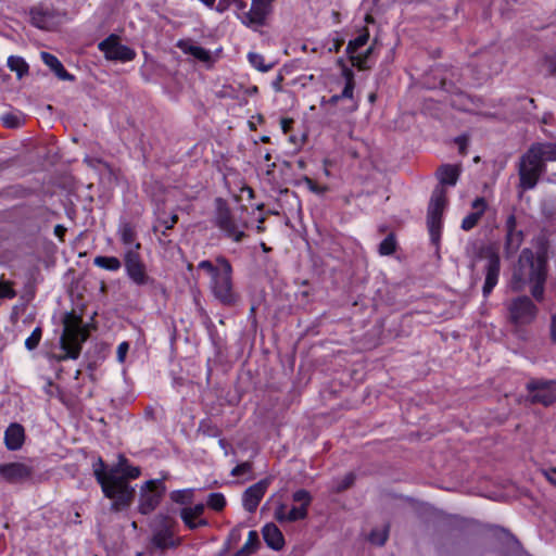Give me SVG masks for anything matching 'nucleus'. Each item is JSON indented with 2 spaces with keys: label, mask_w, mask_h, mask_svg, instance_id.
Here are the masks:
<instances>
[{
  "label": "nucleus",
  "mask_w": 556,
  "mask_h": 556,
  "mask_svg": "<svg viewBox=\"0 0 556 556\" xmlns=\"http://www.w3.org/2000/svg\"><path fill=\"white\" fill-rule=\"evenodd\" d=\"M92 469L104 496L112 501L110 509L115 513L127 509L135 497V489L129 485L128 479L138 478L141 473L140 468L130 465L128 459L121 455L118 463L111 468L98 457L92 464Z\"/></svg>",
  "instance_id": "1"
},
{
  "label": "nucleus",
  "mask_w": 556,
  "mask_h": 556,
  "mask_svg": "<svg viewBox=\"0 0 556 556\" xmlns=\"http://www.w3.org/2000/svg\"><path fill=\"white\" fill-rule=\"evenodd\" d=\"M547 162H556V142L538 141L531 143L520 156L517 165L518 188L522 191L534 189L540 177L546 172Z\"/></svg>",
  "instance_id": "2"
},
{
  "label": "nucleus",
  "mask_w": 556,
  "mask_h": 556,
  "mask_svg": "<svg viewBox=\"0 0 556 556\" xmlns=\"http://www.w3.org/2000/svg\"><path fill=\"white\" fill-rule=\"evenodd\" d=\"M545 280V257L535 255L530 249H523L513 274L511 289L516 292H520L523 291L527 286H531L532 296L536 301H542Z\"/></svg>",
  "instance_id": "3"
},
{
  "label": "nucleus",
  "mask_w": 556,
  "mask_h": 556,
  "mask_svg": "<svg viewBox=\"0 0 556 556\" xmlns=\"http://www.w3.org/2000/svg\"><path fill=\"white\" fill-rule=\"evenodd\" d=\"M88 336V330L83 326V319L74 313H67L64 317V329L60 339L64 353L55 356L56 361L77 359Z\"/></svg>",
  "instance_id": "4"
},
{
  "label": "nucleus",
  "mask_w": 556,
  "mask_h": 556,
  "mask_svg": "<svg viewBox=\"0 0 556 556\" xmlns=\"http://www.w3.org/2000/svg\"><path fill=\"white\" fill-rule=\"evenodd\" d=\"M214 225L233 242L239 243L247 237L248 223L232 213L220 199L217 200Z\"/></svg>",
  "instance_id": "5"
},
{
  "label": "nucleus",
  "mask_w": 556,
  "mask_h": 556,
  "mask_svg": "<svg viewBox=\"0 0 556 556\" xmlns=\"http://www.w3.org/2000/svg\"><path fill=\"white\" fill-rule=\"evenodd\" d=\"M216 263L222 266V270L211 278V291L216 300L224 305H232L237 301V294L232 287V267L230 262L218 256Z\"/></svg>",
  "instance_id": "6"
},
{
  "label": "nucleus",
  "mask_w": 556,
  "mask_h": 556,
  "mask_svg": "<svg viewBox=\"0 0 556 556\" xmlns=\"http://www.w3.org/2000/svg\"><path fill=\"white\" fill-rule=\"evenodd\" d=\"M140 248L141 244L136 243L135 249H126L124 253L126 275L138 287L151 286L154 279L147 271V266L139 253Z\"/></svg>",
  "instance_id": "7"
},
{
  "label": "nucleus",
  "mask_w": 556,
  "mask_h": 556,
  "mask_svg": "<svg viewBox=\"0 0 556 556\" xmlns=\"http://www.w3.org/2000/svg\"><path fill=\"white\" fill-rule=\"evenodd\" d=\"M174 525L175 521L163 514L156 515L151 521V544L157 549H166L176 546L174 539Z\"/></svg>",
  "instance_id": "8"
},
{
  "label": "nucleus",
  "mask_w": 556,
  "mask_h": 556,
  "mask_svg": "<svg viewBox=\"0 0 556 556\" xmlns=\"http://www.w3.org/2000/svg\"><path fill=\"white\" fill-rule=\"evenodd\" d=\"M165 493L162 480H149L140 488L138 509L142 515L152 513L161 503Z\"/></svg>",
  "instance_id": "9"
},
{
  "label": "nucleus",
  "mask_w": 556,
  "mask_h": 556,
  "mask_svg": "<svg viewBox=\"0 0 556 556\" xmlns=\"http://www.w3.org/2000/svg\"><path fill=\"white\" fill-rule=\"evenodd\" d=\"M342 75L345 79V85L339 94H333L328 100L323 98L321 105L328 106L330 111L331 106H336L340 101H348L349 104L342 109L343 112H354L357 109V102L354 100L353 93L355 88L354 73L352 70L344 67Z\"/></svg>",
  "instance_id": "10"
},
{
  "label": "nucleus",
  "mask_w": 556,
  "mask_h": 556,
  "mask_svg": "<svg viewBox=\"0 0 556 556\" xmlns=\"http://www.w3.org/2000/svg\"><path fill=\"white\" fill-rule=\"evenodd\" d=\"M368 39L369 33L365 28L364 31L359 34L355 39L351 40L346 47V53L349 54L353 66H356L361 71H365L371 67L369 56L372 53L374 48L368 47L364 52L359 51V49L368 42Z\"/></svg>",
  "instance_id": "11"
},
{
  "label": "nucleus",
  "mask_w": 556,
  "mask_h": 556,
  "mask_svg": "<svg viewBox=\"0 0 556 556\" xmlns=\"http://www.w3.org/2000/svg\"><path fill=\"white\" fill-rule=\"evenodd\" d=\"M507 308L510 320L516 325H528L535 319L538 314L536 306L526 295L514 299Z\"/></svg>",
  "instance_id": "12"
},
{
  "label": "nucleus",
  "mask_w": 556,
  "mask_h": 556,
  "mask_svg": "<svg viewBox=\"0 0 556 556\" xmlns=\"http://www.w3.org/2000/svg\"><path fill=\"white\" fill-rule=\"evenodd\" d=\"M98 48L104 56L111 61L128 62L135 59L136 52L129 47L122 45L115 35L102 40Z\"/></svg>",
  "instance_id": "13"
},
{
  "label": "nucleus",
  "mask_w": 556,
  "mask_h": 556,
  "mask_svg": "<svg viewBox=\"0 0 556 556\" xmlns=\"http://www.w3.org/2000/svg\"><path fill=\"white\" fill-rule=\"evenodd\" d=\"M482 255L486 260L484 267L485 280L482 288L483 295L486 298L498 282L501 260L498 254L492 248L483 249Z\"/></svg>",
  "instance_id": "14"
},
{
  "label": "nucleus",
  "mask_w": 556,
  "mask_h": 556,
  "mask_svg": "<svg viewBox=\"0 0 556 556\" xmlns=\"http://www.w3.org/2000/svg\"><path fill=\"white\" fill-rule=\"evenodd\" d=\"M527 388L533 403L548 406L556 400V380H532Z\"/></svg>",
  "instance_id": "15"
},
{
  "label": "nucleus",
  "mask_w": 556,
  "mask_h": 556,
  "mask_svg": "<svg viewBox=\"0 0 556 556\" xmlns=\"http://www.w3.org/2000/svg\"><path fill=\"white\" fill-rule=\"evenodd\" d=\"M33 473L34 468L25 463L0 464V478L11 484L23 483L30 479Z\"/></svg>",
  "instance_id": "16"
},
{
  "label": "nucleus",
  "mask_w": 556,
  "mask_h": 556,
  "mask_svg": "<svg viewBox=\"0 0 556 556\" xmlns=\"http://www.w3.org/2000/svg\"><path fill=\"white\" fill-rule=\"evenodd\" d=\"M269 482L267 479L261 480L249 486L242 495V504L247 511L254 513L264 497Z\"/></svg>",
  "instance_id": "17"
},
{
  "label": "nucleus",
  "mask_w": 556,
  "mask_h": 556,
  "mask_svg": "<svg viewBox=\"0 0 556 556\" xmlns=\"http://www.w3.org/2000/svg\"><path fill=\"white\" fill-rule=\"evenodd\" d=\"M29 15L31 24L39 29L49 30L56 24V13L48 7H34L30 9Z\"/></svg>",
  "instance_id": "18"
},
{
  "label": "nucleus",
  "mask_w": 556,
  "mask_h": 556,
  "mask_svg": "<svg viewBox=\"0 0 556 556\" xmlns=\"http://www.w3.org/2000/svg\"><path fill=\"white\" fill-rule=\"evenodd\" d=\"M506 242H505V251L507 257L511 256L517 252L519 247L522 243L523 236L522 231L516 229V217L510 215L506 220Z\"/></svg>",
  "instance_id": "19"
},
{
  "label": "nucleus",
  "mask_w": 556,
  "mask_h": 556,
  "mask_svg": "<svg viewBox=\"0 0 556 556\" xmlns=\"http://www.w3.org/2000/svg\"><path fill=\"white\" fill-rule=\"evenodd\" d=\"M204 504H197L193 507H185L180 510L184 523L191 530L207 526V520L200 518L204 513Z\"/></svg>",
  "instance_id": "20"
},
{
  "label": "nucleus",
  "mask_w": 556,
  "mask_h": 556,
  "mask_svg": "<svg viewBox=\"0 0 556 556\" xmlns=\"http://www.w3.org/2000/svg\"><path fill=\"white\" fill-rule=\"evenodd\" d=\"M444 210L437 208L434 203H429L427 212V225L431 241L438 243L442 229V215Z\"/></svg>",
  "instance_id": "21"
},
{
  "label": "nucleus",
  "mask_w": 556,
  "mask_h": 556,
  "mask_svg": "<svg viewBox=\"0 0 556 556\" xmlns=\"http://www.w3.org/2000/svg\"><path fill=\"white\" fill-rule=\"evenodd\" d=\"M25 441V431L22 425L13 422L4 431V445L9 451H17Z\"/></svg>",
  "instance_id": "22"
},
{
  "label": "nucleus",
  "mask_w": 556,
  "mask_h": 556,
  "mask_svg": "<svg viewBox=\"0 0 556 556\" xmlns=\"http://www.w3.org/2000/svg\"><path fill=\"white\" fill-rule=\"evenodd\" d=\"M177 47L185 53L192 55L194 59L200 62L212 64L213 56L211 51L194 45L191 40H179L177 42Z\"/></svg>",
  "instance_id": "23"
},
{
  "label": "nucleus",
  "mask_w": 556,
  "mask_h": 556,
  "mask_svg": "<svg viewBox=\"0 0 556 556\" xmlns=\"http://www.w3.org/2000/svg\"><path fill=\"white\" fill-rule=\"evenodd\" d=\"M262 534L269 548L280 551L285 546L283 534L275 523H266L262 529Z\"/></svg>",
  "instance_id": "24"
},
{
  "label": "nucleus",
  "mask_w": 556,
  "mask_h": 556,
  "mask_svg": "<svg viewBox=\"0 0 556 556\" xmlns=\"http://www.w3.org/2000/svg\"><path fill=\"white\" fill-rule=\"evenodd\" d=\"M307 516V510L305 507L293 506L288 509L287 505L280 504L275 509V518L279 522H293L298 520H302Z\"/></svg>",
  "instance_id": "25"
},
{
  "label": "nucleus",
  "mask_w": 556,
  "mask_h": 556,
  "mask_svg": "<svg viewBox=\"0 0 556 556\" xmlns=\"http://www.w3.org/2000/svg\"><path fill=\"white\" fill-rule=\"evenodd\" d=\"M270 11V0H253L248 13L250 23L262 25Z\"/></svg>",
  "instance_id": "26"
},
{
  "label": "nucleus",
  "mask_w": 556,
  "mask_h": 556,
  "mask_svg": "<svg viewBox=\"0 0 556 556\" xmlns=\"http://www.w3.org/2000/svg\"><path fill=\"white\" fill-rule=\"evenodd\" d=\"M472 208L473 212L468 214L462 222V229L465 231L472 229L482 217L486 208L485 200L483 198H477L472 202Z\"/></svg>",
  "instance_id": "27"
},
{
  "label": "nucleus",
  "mask_w": 556,
  "mask_h": 556,
  "mask_svg": "<svg viewBox=\"0 0 556 556\" xmlns=\"http://www.w3.org/2000/svg\"><path fill=\"white\" fill-rule=\"evenodd\" d=\"M41 60L61 80H74V76L64 68L55 55L49 52H41Z\"/></svg>",
  "instance_id": "28"
},
{
  "label": "nucleus",
  "mask_w": 556,
  "mask_h": 556,
  "mask_svg": "<svg viewBox=\"0 0 556 556\" xmlns=\"http://www.w3.org/2000/svg\"><path fill=\"white\" fill-rule=\"evenodd\" d=\"M438 179L440 181L439 186L444 187V185L447 186H455L458 177H459V168L455 165H442L438 172H437Z\"/></svg>",
  "instance_id": "29"
},
{
  "label": "nucleus",
  "mask_w": 556,
  "mask_h": 556,
  "mask_svg": "<svg viewBox=\"0 0 556 556\" xmlns=\"http://www.w3.org/2000/svg\"><path fill=\"white\" fill-rule=\"evenodd\" d=\"M117 233L122 243L127 249H135V244L138 243L136 241L137 232L135 227L128 222H122L118 226Z\"/></svg>",
  "instance_id": "30"
},
{
  "label": "nucleus",
  "mask_w": 556,
  "mask_h": 556,
  "mask_svg": "<svg viewBox=\"0 0 556 556\" xmlns=\"http://www.w3.org/2000/svg\"><path fill=\"white\" fill-rule=\"evenodd\" d=\"M93 264L109 271H117L122 267L121 261L115 256L98 255L93 258Z\"/></svg>",
  "instance_id": "31"
},
{
  "label": "nucleus",
  "mask_w": 556,
  "mask_h": 556,
  "mask_svg": "<svg viewBox=\"0 0 556 556\" xmlns=\"http://www.w3.org/2000/svg\"><path fill=\"white\" fill-rule=\"evenodd\" d=\"M258 534L256 531L252 530L248 534V540L244 543V545L235 553L233 556H250L252 555L257 546H258Z\"/></svg>",
  "instance_id": "32"
},
{
  "label": "nucleus",
  "mask_w": 556,
  "mask_h": 556,
  "mask_svg": "<svg viewBox=\"0 0 556 556\" xmlns=\"http://www.w3.org/2000/svg\"><path fill=\"white\" fill-rule=\"evenodd\" d=\"M8 67L15 72L18 78L23 77L28 72V65L25 60L17 55H11L8 58Z\"/></svg>",
  "instance_id": "33"
},
{
  "label": "nucleus",
  "mask_w": 556,
  "mask_h": 556,
  "mask_svg": "<svg viewBox=\"0 0 556 556\" xmlns=\"http://www.w3.org/2000/svg\"><path fill=\"white\" fill-rule=\"evenodd\" d=\"M1 121L8 128H17L25 123V116L22 113H5Z\"/></svg>",
  "instance_id": "34"
},
{
  "label": "nucleus",
  "mask_w": 556,
  "mask_h": 556,
  "mask_svg": "<svg viewBox=\"0 0 556 556\" xmlns=\"http://www.w3.org/2000/svg\"><path fill=\"white\" fill-rule=\"evenodd\" d=\"M396 240L393 233L388 235L379 244V254L383 256L391 255L396 250Z\"/></svg>",
  "instance_id": "35"
},
{
  "label": "nucleus",
  "mask_w": 556,
  "mask_h": 556,
  "mask_svg": "<svg viewBox=\"0 0 556 556\" xmlns=\"http://www.w3.org/2000/svg\"><path fill=\"white\" fill-rule=\"evenodd\" d=\"M446 191L442 186H437L432 191L429 203H434L437 208L444 210L446 206Z\"/></svg>",
  "instance_id": "36"
},
{
  "label": "nucleus",
  "mask_w": 556,
  "mask_h": 556,
  "mask_svg": "<svg viewBox=\"0 0 556 556\" xmlns=\"http://www.w3.org/2000/svg\"><path fill=\"white\" fill-rule=\"evenodd\" d=\"M248 60L254 68L263 73L268 72L273 67L271 64H265L264 56L256 52H249Z\"/></svg>",
  "instance_id": "37"
},
{
  "label": "nucleus",
  "mask_w": 556,
  "mask_h": 556,
  "mask_svg": "<svg viewBox=\"0 0 556 556\" xmlns=\"http://www.w3.org/2000/svg\"><path fill=\"white\" fill-rule=\"evenodd\" d=\"M389 538V527L377 528L371 530L369 534V541L378 546L384 545Z\"/></svg>",
  "instance_id": "38"
},
{
  "label": "nucleus",
  "mask_w": 556,
  "mask_h": 556,
  "mask_svg": "<svg viewBox=\"0 0 556 556\" xmlns=\"http://www.w3.org/2000/svg\"><path fill=\"white\" fill-rule=\"evenodd\" d=\"M193 497V490L192 489H186V490H177L173 491L170 493V500L178 504H189L191 503Z\"/></svg>",
  "instance_id": "39"
},
{
  "label": "nucleus",
  "mask_w": 556,
  "mask_h": 556,
  "mask_svg": "<svg viewBox=\"0 0 556 556\" xmlns=\"http://www.w3.org/2000/svg\"><path fill=\"white\" fill-rule=\"evenodd\" d=\"M206 503L213 510L220 511L226 506V498L222 493H211Z\"/></svg>",
  "instance_id": "40"
},
{
  "label": "nucleus",
  "mask_w": 556,
  "mask_h": 556,
  "mask_svg": "<svg viewBox=\"0 0 556 556\" xmlns=\"http://www.w3.org/2000/svg\"><path fill=\"white\" fill-rule=\"evenodd\" d=\"M42 331L40 327H36L30 336L25 340V346L27 350L33 351L35 350L40 340H41Z\"/></svg>",
  "instance_id": "41"
},
{
  "label": "nucleus",
  "mask_w": 556,
  "mask_h": 556,
  "mask_svg": "<svg viewBox=\"0 0 556 556\" xmlns=\"http://www.w3.org/2000/svg\"><path fill=\"white\" fill-rule=\"evenodd\" d=\"M177 220H178V216L176 214H173L163 219L159 218V220H157L159 225H155L153 227V230L156 232V231H159L160 226H163L164 230H162V235L165 236L166 230L172 229L174 227V225L177 223Z\"/></svg>",
  "instance_id": "42"
},
{
  "label": "nucleus",
  "mask_w": 556,
  "mask_h": 556,
  "mask_svg": "<svg viewBox=\"0 0 556 556\" xmlns=\"http://www.w3.org/2000/svg\"><path fill=\"white\" fill-rule=\"evenodd\" d=\"M292 500L295 503H300V507H305L307 509V507L309 506V504L312 502V496L306 490L302 489V490H298L293 493Z\"/></svg>",
  "instance_id": "43"
},
{
  "label": "nucleus",
  "mask_w": 556,
  "mask_h": 556,
  "mask_svg": "<svg viewBox=\"0 0 556 556\" xmlns=\"http://www.w3.org/2000/svg\"><path fill=\"white\" fill-rule=\"evenodd\" d=\"M16 291L12 288V282L0 281V299H14Z\"/></svg>",
  "instance_id": "44"
},
{
  "label": "nucleus",
  "mask_w": 556,
  "mask_h": 556,
  "mask_svg": "<svg viewBox=\"0 0 556 556\" xmlns=\"http://www.w3.org/2000/svg\"><path fill=\"white\" fill-rule=\"evenodd\" d=\"M198 268L205 270L211 276V278H213L216 274L219 273V270H222L220 265L217 264V266H215L211 261L207 260L201 261L198 265Z\"/></svg>",
  "instance_id": "45"
},
{
  "label": "nucleus",
  "mask_w": 556,
  "mask_h": 556,
  "mask_svg": "<svg viewBox=\"0 0 556 556\" xmlns=\"http://www.w3.org/2000/svg\"><path fill=\"white\" fill-rule=\"evenodd\" d=\"M303 181L309 191H312L313 193H316L318 195L324 194L328 190L327 186H319L309 177H304Z\"/></svg>",
  "instance_id": "46"
},
{
  "label": "nucleus",
  "mask_w": 556,
  "mask_h": 556,
  "mask_svg": "<svg viewBox=\"0 0 556 556\" xmlns=\"http://www.w3.org/2000/svg\"><path fill=\"white\" fill-rule=\"evenodd\" d=\"M252 470V465L249 462L241 463L237 465L232 470L231 475L233 477L243 476L245 473H249Z\"/></svg>",
  "instance_id": "47"
},
{
  "label": "nucleus",
  "mask_w": 556,
  "mask_h": 556,
  "mask_svg": "<svg viewBox=\"0 0 556 556\" xmlns=\"http://www.w3.org/2000/svg\"><path fill=\"white\" fill-rule=\"evenodd\" d=\"M543 65L549 74L556 75V53L546 55L543 60Z\"/></svg>",
  "instance_id": "48"
},
{
  "label": "nucleus",
  "mask_w": 556,
  "mask_h": 556,
  "mask_svg": "<svg viewBox=\"0 0 556 556\" xmlns=\"http://www.w3.org/2000/svg\"><path fill=\"white\" fill-rule=\"evenodd\" d=\"M129 350V344L128 342H122L118 344L117 346V351H116V358L119 363H124L125 358H126V355H127V352Z\"/></svg>",
  "instance_id": "49"
},
{
  "label": "nucleus",
  "mask_w": 556,
  "mask_h": 556,
  "mask_svg": "<svg viewBox=\"0 0 556 556\" xmlns=\"http://www.w3.org/2000/svg\"><path fill=\"white\" fill-rule=\"evenodd\" d=\"M354 482V475L353 473H349L346 475L342 481L336 486V490L338 492H341L343 490H346L348 488H350Z\"/></svg>",
  "instance_id": "50"
},
{
  "label": "nucleus",
  "mask_w": 556,
  "mask_h": 556,
  "mask_svg": "<svg viewBox=\"0 0 556 556\" xmlns=\"http://www.w3.org/2000/svg\"><path fill=\"white\" fill-rule=\"evenodd\" d=\"M543 475L545 476V478L554 485H556V468L553 467V468H548V469H544L543 471Z\"/></svg>",
  "instance_id": "51"
},
{
  "label": "nucleus",
  "mask_w": 556,
  "mask_h": 556,
  "mask_svg": "<svg viewBox=\"0 0 556 556\" xmlns=\"http://www.w3.org/2000/svg\"><path fill=\"white\" fill-rule=\"evenodd\" d=\"M293 123L292 119H289V118H282L280 124H281V129L283 131V134H288L290 128H291V124Z\"/></svg>",
  "instance_id": "52"
},
{
  "label": "nucleus",
  "mask_w": 556,
  "mask_h": 556,
  "mask_svg": "<svg viewBox=\"0 0 556 556\" xmlns=\"http://www.w3.org/2000/svg\"><path fill=\"white\" fill-rule=\"evenodd\" d=\"M282 76L279 75L277 76V78L271 83V86L274 88V90L276 91H280L281 90V83H282Z\"/></svg>",
  "instance_id": "53"
},
{
  "label": "nucleus",
  "mask_w": 556,
  "mask_h": 556,
  "mask_svg": "<svg viewBox=\"0 0 556 556\" xmlns=\"http://www.w3.org/2000/svg\"><path fill=\"white\" fill-rule=\"evenodd\" d=\"M230 539L235 542H237L238 540H240V529L239 528H235L231 530L230 532Z\"/></svg>",
  "instance_id": "54"
},
{
  "label": "nucleus",
  "mask_w": 556,
  "mask_h": 556,
  "mask_svg": "<svg viewBox=\"0 0 556 556\" xmlns=\"http://www.w3.org/2000/svg\"><path fill=\"white\" fill-rule=\"evenodd\" d=\"M552 338L556 342V314L553 316L552 319Z\"/></svg>",
  "instance_id": "55"
},
{
  "label": "nucleus",
  "mask_w": 556,
  "mask_h": 556,
  "mask_svg": "<svg viewBox=\"0 0 556 556\" xmlns=\"http://www.w3.org/2000/svg\"><path fill=\"white\" fill-rule=\"evenodd\" d=\"M54 232L56 236H59L61 238L65 232V228L62 227L61 225H58V226H55Z\"/></svg>",
  "instance_id": "56"
},
{
  "label": "nucleus",
  "mask_w": 556,
  "mask_h": 556,
  "mask_svg": "<svg viewBox=\"0 0 556 556\" xmlns=\"http://www.w3.org/2000/svg\"><path fill=\"white\" fill-rule=\"evenodd\" d=\"M547 181L552 184H556V173L547 177Z\"/></svg>",
  "instance_id": "57"
},
{
  "label": "nucleus",
  "mask_w": 556,
  "mask_h": 556,
  "mask_svg": "<svg viewBox=\"0 0 556 556\" xmlns=\"http://www.w3.org/2000/svg\"><path fill=\"white\" fill-rule=\"evenodd\" d=\"M368 100H369V102L374 103V102H375V100H376V94H375V93H370V94L368 96Z\"/></svg>",
  "instance_id": "58"
},
{
  "label": "nucleus",
  "mask_w": 556,
  "mask_h": 556,
  "mask_svg": "<svg viewBox=\"0 0 556 556\" xmlns=\"http://www.w3.org/2000/svg\"><path fill=\"white\" fill-rule=\"evenodd\" d=\"M457 142L459 143V149L463 151L465 140L459 138V139H457Z\"/></svg>",
  "instance_id": "59"
},
{
  "label": "nucleus",
  "mask_w": 556,
  "mask_h": 556,
  "mask_svg": "<svg viewBox=\"0 0 556 556\" xmlns=\"http://www.w3.org/2000/svg\"><path fill=\"white\" fill-rule=\"evenodd\" d=\"M264 159H265V161H270V159H271L270 153H269V152H267V153L265 154Z\"/></svg>",
  "instance_id": "60"
},
{
  "label": "nucleus",
  "mask_w": 556,
  "mask_h": 556,
  "mask_svg": "<svg viewBox=\"0 0 556 556\" xmlns=\"http://www.w3.org/2000/svg\"><path fill=\"white\" fill-rule=\"evenodd\" d=\"M341 43H342V42H336V43H334V50H336V51H339V49H340V47H341Z\"/></svg>",
  "instance_id": "61"
},
{
  "label": "nucleus",
  "mask_w": 556,
  "mask_h": 556,
  "mask_svg": "<svg viewBox=\"0 0 556 556\" xmlns=\"http://www.w3.org/2000/svg\"><path fill=\"white\" fill-rule=\"evenodd\" d=\"M261 140H262L263 142H268V141H269V137H267V136H263V137L261 138Z\"/></svg>",
  "instance_id": "62"
},
{
  "label": "nucleus",
  "mask_w": 556,
  "mask_h": 556,
  "mask_svg": "<svg viewBox=\"0 0 556 556\" xmlns=\"http://www.w3.org/2000/svg\"><path fill=\"white\" fill-rule=\"evenodd\" d=\"M79 375H80V371L77 370L76 374H75V378L77 379Z\"/></svg>",
  "instance_id": "63"
},
{
  "label": "nucleus",
  "mask_w": 556,
  "mask_h": 556,
  "mask_svg": "<svg viewBox=\"0 0 556 556\" xmlns=\"http://www.w3.org/2000/svg\"><path fill=\"white\" fill-rule=\"evenodd\" d=\"M366 21L367 22H370L371 21V17L369 15L366 16Z\"/></svg>",
  "instance_id": "64"
}]
</instances>
